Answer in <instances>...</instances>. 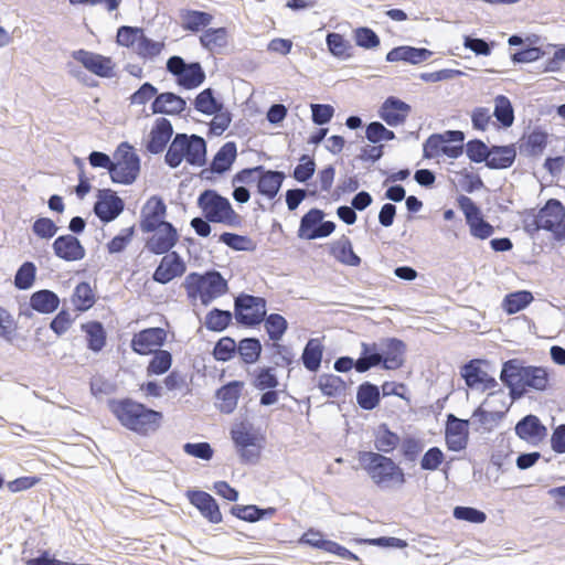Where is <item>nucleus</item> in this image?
Segmentation results:
<instances>
[{
  "label": "nucleus",
  "mask_w": 565,
  "mask_h": 565,
  "mask_svg": "<svg viewBox=\"0 0 565 565\" xmlns=\"http://www.w3.org/2000/svg\"><path fill=\"white\" fill-rule=\"evenodd\" d=\"M515 157L516 150L514 145L492 146L489 159L487 160V167L490 169H508L513 164Z\"/></svg>",
  "instance_id": "35"
},
{
  "label": "nucleus",
  "mask_w": 565,
  "mask_h": 565,
  "mask_svg": "<svg viewBox=\"0 0 565 565\" xmlns=\"http://www.w3.org/2000/svg\"><path fill=\"white\" fill-rule=\"evenodd\" d=\"M361 467L381 490L402 488L406 482L403 469L390 457L374 451H360Z\"/></svg>",
  "instance_id": "3"
},
{
  "label": "nucleus",
  "mask_w": 565,
  "mask_h": 565,
  "mask_svg": "<svg viewBox=\"0 0 565 565\" xmlns=\"http://www.w3.org/2000/svg\"><path fill=\"white\" fill-rule=\"evenodd\" d=\"M236 353H238L244 363L253 364L260 356V341L257 338H244L238 342Z\"/></svg>",
  "instance_id": "45"
},
{
  "label": "nucleus",
  "mask_w": 565,
  "mask_h": 565,
  "mask_svg": "<svg viewBox=\"0 0 565 565\" xmlns=\"http://www.w3.org/2000/svg\"><path fill=\"white\" fill-rule=\"evenodd\" d=\"M399 441V436L391 431L387 425L382 424L379 426L374 440V446L379 452H382V455L392 452Z\"/></svg>",
  "instance_id": "42"
},
{
  "label": "nucleus",
  "mask_w": 565,
  "mask_h": 565,
  "mask_svg": "<svg viewBox=\"0 0 565 565\" xmlns=\"http://www.w3.org/2000/svg\"><path fill=\"white\" fill-rule=\"evenodd\" d=\"M186 108V102L183 97L166 92L158 94L151 104L153 114L179 115Z\"/></svg>",
  "instance_id": "29"
},
{
  "label": "nucleus",
  "mask_w": 565,
  "mask_h": 565,
  "mask_svg": "<svg viewBox=\"0 0 565 565\" xmlns=\"http://www.w3.org/2000/svg\"><path fill=\"white\" fill-rule=\"evenodd\" d=\"M163 255L152 275V279L158 284L167 285L174 278L181 277L186 270V265L177 252Z\"/></svg>",
  "instance_id": "15"
},
{
  "label": "nucleus",
  "mask_w": 565,
  "mask_h": 565,
  "mask_svg": "<svg viewBox=\"0 0 565 565\" xmlns=\"http://www.w3.org/2000/svg\"><path fill=\"white\" fill-rule=\"evenodd\" d=\"M35 274L36 267L33 263H23L14 276V286L21 290L31 288L35 279Z\"/></svg>",
  "instance_id": "57"
},
{
  "label": "nucleus",
  "mask_w": 565,
  "mask_h": 565,
  "mask_svg": "<svg viewBox=\"0 0 565 565\" xmlns=\"http://www.w3.org/2000/svg\"><path fill=\"white\" fill-rule=\"evenodd\" d=\"M356 402L362 409H374L380 403L379 387L370 382H364L358 388Z\"/></svg>",
  "instance_id": "43"
},
{
  "label": "nucleus",
  "mask_w": 565,
  "mask_h": 565,
  "mask_svg": "<svg viewBox=\"0 0 565 565\" xmlns=\"http://www.w3.org/2000/svg\"><path fill=\"white\" fill-rule=\"evenodd\" d=\"M384 370H397L405 361L406 344L396 338H386L380 341Z\"/></svg>",
  "instance_id": "25"
},
{
  "label": "nucleus",
  "mask_w": 565,
  "mask_h": 565,
  "mask_svg": "<svg viewBox=\"0 0 565 565\" xmlns=\"http://www.w3.org/2000/svg\"><path fill=\"white\" fill-rule=\"evenodd\" d=\"M185 160L190 166L202 167L206 162V142L198 135L177 134L166 153L164 161L178 168Z\"/></svg>",
  "instance_id": "4"
},
{
  "label": "nucleus",
  "mask_w": 565,
  "mask_h": 565,
  "mask_svg": "<svg viewBox=\"0 0 565 565\" xmlns=\"http://www.w3.org/2000/svg\"><path fill=\"white\" fill-rule=\"evenodd\" d=\"M172 135L173 127L171 121L164 117L157 118L149 134L146 149L153 154L161 153Z\"/></svg>",
  "instance_id": "24"
},
{
  "label": "nucleus",
  "mask_w": 565,
  "mask_h": 565,
  "mask_svg": "<svg viewBox=\"0 0 565 565\" xmlns=\"http://www.w3.org/2000/svg\"><path fill=\"white\" fill-rule=\"evenodd\" d=\"M60 299L51 290L42 289L35 291L30 298V306L40 313H51L58 308Z\"/></svg>",
  "instance_id": "39"
},
{
  "label": "nucleus",
  "mask_w": 565,
  "mask_h": 565,
  "mask_svg": "<svg viewBox=\"0 0 565 565\" xmlns=\"http://www.w3.org/2000/svg\"><path fill=\"white\" fill-rule=\"evenodd\" d=\"M533 300V296L527 290H520L509 294L504 297L502 307L509 315L516 313L529 306Z\"/></svg>",
  "instance_id": "47"
},
{
  "label": "nucleus",
  "mask_w": 565,
  "mask_h": 565,
  "mask_svg": "<svg viewBox=\"0 0 565 565\" xmlns=\"http://www.w3.org/2000/svg\"><path fill=\"white\" fill-rule=\"evenodd\" d=\"M72 301L78 311H86L95 303V296L88 282H79L74 290Z\"/></svg>",
  "instance_id": "50"
},
{
  "label": "nucleus",
  "mask_w": 565,
  "mask_h": 565,
  "mask_svg": "<svg viewBox=\"0 0 565 565\" xmlns=\"http://www.w3.org/2000/svg\"><path fill=\"white\" fill-rule=\"evenodd\" d=\"M232 439L237 448L241 461L256 463L260 457V438L250 424L241 423L232 428Z\"/></svg>",
  "instance_id": "8"
},
{
  "label": "nucleus",
  "mask_w": 565,
  "mask_h": 565,
  "mask_svg": "<svg viewBox=\"0 0 565 565\" xmlns=\"http://www.w3.org/2000/svg\"><path fill=\"white\" fill-rule=\"evenodd\" d=\"M167 214V206L163 200L159 196H151L141 209L140 230L142 233H149L162 224Z\"/></svg>",
  "instance_id": "16"
},
{
  "label": "nucleus",
  "mask_w": 565,
  "mask_h": 565,
  "mask_svg": "<svg viewBox=\"0 0 565 565\" xmlns=\"http://www.w3.org/2000/svg\"><path fill=\"white\" fill-rule=\"evenodd\" d=\"M480 360H471L460 371L462 379L470 388L494 390L497 380L480 367Z\"/></svg>",
  "instance_id": "21"
},
{
  "label": "nucleus",
  "mask_w": 565,
  "mask_h": 565,
  "mask_svg": "<svg viewBox=\"0 0 565 565\" xmlns=\"http://www.w3.org/2000/svg\"><path fill=\"white\" fill-rule=\"evenodd\" d=\"M218 241L237 252H254L256 249V243L245 235L224 232L220 235Z\"/></svg>",
  "instance_id": "49"
},
{
  "label": "nucleus",
  "mask_w": 565,
  "mask_h": 565,
  "mask_svg": "<svg viewBox=\"0 0 565 565\" xmlns=\"http://www.w3.org/2000/svg\"><path fill=\"white\" fill-rule=\"evenodd\" d=\"M32 231L38 237L42 239H50L55 236L58 231V226L49 217H39L34 221Z\"/></svg>",
  "instance_id": "64"
},
{
  "label": "nucleus",
  "mask_w": 565,
  "mask_h": 565,
  "mask_svg": "<svg viewBox=\"0 0 565 565\" xmlns=\"http://www.w3.org/2000/svg\"><path fill=\"white\" fill-rule=\"evenodd\" d=\"M72 56L86 70L99 77L109 78L114 76V64L110 57L85 50L74 51Z\"/></svg>",
  "instance_id": "17"
},
{
  "label": "nucleus",
  "mask_w": 565,
  "mask_h": 565,
  "mask_svg": "<svg viewBox=\"0 0 565 565\" xmlns=\"http://www.w3.org/2000/svg\"><path fill=\"white\" fill-rule=\"evenodd\" d=\"M516 436L530 445L537 446L547 435V428L532 414L521 418L515 425Z\"/></svg>",
  "instance_id": "22"
},
{
  "label": "nucleus",
  "mask_w": 565,
  "mask_h": 565,
  "mask_svg": "<svg viewBox=\"0 0 565 565\" xmlns=\"http://www.w3.org/2000/svg\"><path fill=\"white\" fill-rule=\"evenodd\" d=\"M237 156V148L235 142L228 141L224 143L216 154L214 156L210 171L217 174H223L228 171L234 163Z\"/></svg>",
  "instance_id": "34"
},
{
  "label": "nucleus",
  "mask_w": 565,
  "mask_h": 565,
  "mask_svg": "<svg viewBox=\"0 0 565 565\" xmlns=\"http://www.w3.org/2000/svg\"><path fill=\"white\" fill-rule=\"evenodd\" d=\"M271 350V362L275 366H288L294 363L295 354L290 347L273 342L267 345Z\"/></svg>",
  "instance_id": "58"
},
{
  "label": "nucleus",
  "mask_w": 565,
  "mask_h": 565,
  "mask_svg": "<svg viewBox=\"0 0 565 565\" xmlns=\"http://www.w3.org/2000/svg\"><path fill=\"white\" fill-rule=\"evenodd\" d=\"M183 287L190 298L199 297L204 306L210 305L228 290L227 281L217 270H210L204 275L191 273L185 277Z\"/></svg>",
  "instance_id": "5"
},
{
  "label": "nucleus",
  "mask_w": 565,
  "mask_h": 565,
  "mask_svg": "<svg viewBox=\"0 0 565 565\" xmlns=\"http://www.w3.org/2000/svg\"><path fill=\"white\" fill-rule=\"evenodd\" d=\"M278 377L273 366L258 367L254 371L253 386L258 391L276 388Z\"/></svg>",
  "instance_id": "51"
},
{
  "label": "nucleus",
  "mask_w": 565,
  "mask_h": 565,
  "mask_svg": "<svg viewBox=\"0 0 565 565\" xmlns=\"http://www.w3.org/2000/svg\"><path fill=\"white\" fill-rule=\"evenodd\" d=\"M194 107L202 114L213 115L221 111L222 104L214 97L212 88H205L195 97Z\"/></svg>",
  "instance_id": "53"
},
{
  "label": "nucleus",
  "mask_w": 565,
  "mask_h": 565,
  "mask_svg": "<svg viewBox=\"0 0 565 565\" xmlns=\"http://www.w3.org/2000/svg\"><path fill=\"white\" fill-rule=\"evenodd\" d=\"M323 211L311 209L300 220L298 236L312 241L331 235L335 230V224L332 221H323Z\"/></svg>",
  "instance_id": "12"
},
{
  "label": "nucleus",
  "mask_w": 565,
  "mask_h": 565,
  "mask_svg": "<svg viewBox=\"0 0 565 565\" xmlns=\"http://www.w3.org/2000/svg\"><path fill=\"white\" fill-rule=\"evenodd\" d=\"M318 387L329 397H339L345 393V382L334 374H322L319 376Z\"/></svg>",
  "instance_id": "46"
},
{
  "label": "nucleus",
  "mask_w": 565,
  "mask_h": 565,
  "mask_svg": "<svg viewBox=\"0 0 565 565\" xmlns=\"http://www.w3.org/2000/svg\"><path fill=\"white\" fill-rule=\"evenodd\" d=\"M547 139V132L540 128L533 129L521 138L519 143L520 153L533 158L540 157L546 148Z\"/></svg>",
  "instance_id": "30"
},
{
  "label": "nucleus",
  "mask_w": 565,
  "mask_h": 565,
  "mask_svg": "<svg viewBox=\"0 0 565 565\" xmlns=\"http://www.w3.org/2000/svg\"><path fill=\"white\" fill-rule=\"evenodd\" d=\"M234 313L237 323L255 327L263 322L266 316V300L262 297L241 294L234 300Z\"/></svg>",
  "instance_id": "9"
},
{
  "label": "nucleus",
  "mask_w": 565,
  "mask_h": 565,
  "mask_svg": "<svg viewBox=\"0 0 565 565\" xmlns=\"http://www.w3.org/2000/svg\"><path fill=\"white\" fill-rule=\"evenodd\" d=\"M354 40L358 46L371 50L380 45L379 35L367 26H361L354 30Z\"/></svg>",
  "instance_id": "63"
},
{
  "label": "nucleus",
  "mask_w": 565,
  "mask_h": 565,
  "mask_svg": "<svg viewBox=\"0 0 565 565\" xmlns=\"http://www.w3.org/2000/svg\"><path fill=\"white\" fill-rule=\"evenodd\" d=\"M493 116L502 127L509 128L514 122V110L510 99L504 95L494 98Z\"/></svg>",
  "instance_id": "44"
},
{
  "label": "nucleus",
  "mask_w": 565,
  "mask_h": 565,
  "mask_svg": "<svg viewBox=\"0 0 565 565\" xmlns=\"http://www.w3.org/2000/svg\"><path fill=\"white\" fill-rule=\"evenodd\" d=\"M539 223L551 232L555 241L565 239V206L556 199H550L539 211Z\"/></svg>",
  "instance_id": "11"
},
{
  "label": "nucleus",
  "mask_w": 565,
  "mask_h": 565,
  "mask_svg": "<svg viewBox=\"0 0 565 565\" xmlns=\"http://www.w3.org/2000/svg\"><path fill=\"white\" fill-rule=\"evenodd\" d=\"M152 235L146 241V248L154 255L170 253L179 241V233L172 223H167L151 231Z\"/></svg>",
  "instance_id": "13"
},
{
  "label": "nucleus",
  "mask_w": 565,
  "mask_h": 565,
  "mask_svg": "<svg viewBox=\"0 0 565 565\" xmlns=\"http://www.w3.org/2000/svg\"><path fill=\"white\" fill-rule=\"evenodd\" d=\"M124 201L110 189L98 191L97 201L94 204L95 215L104 223L116 220L124 211Z\"/></svg>",
  "instance_id": "14"
},
{
  "label": "nucleus",
  "mask_w": 565,
  "mask_h": 565,
  "mask_svg": "<svg viewBox=\"0 0 565 565\" xmlns=\"http://www.w3.org/2000/svg\"><path fill=\"white\" fill-rule=\"evenodd\" d=\"M365 137L370 142L379 143L395 139V132L380 121H372L366 126Z\"/></svg>",
  "instance_id": "59"
},
{
  "label": "nucleus",
  "mask_w": 565,
  "mask_h": 565,
  "mask_svg": "<svg viewBox=\"0 0 565 565\" xmlns=\"http://www.w3.org/2000/svg\"><path fill=\"white\" fill-rule=\"evenodd\" d=\"M433 52L428 49L402 45L392 49L386 54V61L391 63L402 61L415 65L427 61Z\"/></svg>",
  "instance_id": "28"
},
{
  "label": "nucleus",
  "mask_w": 565,
  "mask_h": 565,
  "mask_svg": "<svg viewBox=\"0 0 565 565\" xmlns=\"http://www.w3.org/2000/svg\"><path fill=\"white\" fill-rule=\"evenodd\" d=\"M331 255L340 263L348 266H359L361 258L353 252L351 241L342 236L331 245Z\"/></svg>",
  "instance_id": "37"
},
{
  "label": "nucleus",
  "mask_w": 565,
  "mask_h": 565,
  "mask_svg": "<svg viewBox=\"0 0 565 565\" xmlns=\"http://www.w3.org/2000/svg\"><path fill=\"white\" fill-rule=\"evenodd\" d=\"M153 353H154V355L147 366L148 375L164 374L171 367V364H172L171 353L167 350H158Z\"/></svg>",
  "instance_id": "55"
},
{
  "label": "nucleus",
  "mask_w": 565,
  "mask_h": 565,
  "mask_svg": "<svg viewBox=\"0 0 565 565\" xmlns=\"http://www.w3.org/2000/svg\"><path fill=\"white\" fill-rule=\"evenodd\" d=\"M327 46L332 55L337 57H349L350 43L339 33H329L326 39Z\"/></svg>",
  "instance_id": "62"
},
{
  "label": "nucleus",
  "mask_w": 565,
  "mask_h": 565,
  "mask_svg": "<svg viewBox=\"0 0 565 565\" xmlns=\"http://www.w3.org/2000/svg\"><path fill=\"white\" fill-rule=\"evenodd\" d=\"M237 351V344L231 337L221 338L214 345L213 356L216 361L227 362L232 360Z\"/></svg>",
  "instance_id": "56"
},
{
  "label": "nucleus",
  "mask_w": 565,
  "mask_h": 565,
  "mask_svg": "<svg viewBox=\"0 0 565 565\" xmlns=\"http://www.w3.org/2000/svg\"><path fill=\"white\" fill-rule=\"evenodd\" d=\"M186 498L211 523H220L222 513L216 500L207 492L201 490H188Z\"/></svg>",
  "instance_id": "23"
},
{
  "label": "nucleus",
  "mask_w": 565,
  "mask_h": 565,
  "mask_svg": "<svg viewBox=\"0 0 565 565\" xmlns=\"http://www.w3.org/2000/svg\"><path fill=\"white\" fill-rule=\"evenodd\" d=\"M284 180V172L264 169V172H259L257 179V191L259 194L271 200L279 192Z\"/></svg>",
  "instance_id": "32"
},
{
  "label": "nucleus",
  "mask_w": 565,
  "mask_h": 565,
  "mask_svg": "<svg viewBox=\"0 0 565 565\" xmlns=\"http://www.w3.org/2000/svg\"><path fill=\"white\" fill-rule=\"evenodd\" d=\"M401 443V452L406 461L415 462L424 449V443L415 437H405Z\"/></svg>",
  "instance_id": "61"
},
{
  "label": "nucleus",
  "mask_w": 565,
  "mask_h": 565,
  "mask_svg": "<svg viewBox=\"0 0 565 565\" xmlns=\"http://www.w3.org/2000/svg\"><path fill=\"white\" fill-rule=\"evenodd\" d=\"M198 205L210 222L228 226H238L242 222V217L233 210L228 199L214 190L203 191L198 199Z\"/></svg>",
  "instance_id": "6"
},
{
  "label": "nucleus",
  "mask_w": 565,
  "mask_h": 565,
  "mask_svg": "<svg viewBox=\"0 0 565 565\" xmlns=\"http://www.w3.org/2000/svg\"><path fill=\"white\" fill-rule=\"evenodd\" d=\"M263 321L265 322V330L269 339L274 342H278L288 328L287 320L279 313H270L267 317L265 316Z\"/></svg>",
  "instance_id": "54"
},
{
  "label": "nucleus",
  "mask_w": 565,
  "mask_h": 565,
  "mask_svg": "<svg viewBox=\"0 0 565 565\" xmlns=\"http://www.w3.org/2000/svg\"><path fill=\"white\" fill-rule=\"evenodd\" d=\"M470 424L469 419H460L454 414L447 416L446 445L449 450L460 451L467 447Z\"/></svg>",
  "instance_id": "19"
},
{
  "label": "nucleus",
  "mask_w": 565,
  "mask_h": 565,
  "mask_svg": "<svg viewBox=\"0 0 565 565\" xmlns=\"http://www.w3.org/2000/svg\"><path fill=\"white\" fill-rule=\"evenodd\" d=\"M411 113V105L395 96L387 97L379 109L380 118L391 127L403 125Z\"/></svg>",
  "instance_id": "20"
},
{
  "label": "nucleus",
  "mask_w": 565,
  "mask_h": 565,
  "mask_svg": "<svg viewBox=\"0 0 565 565\" xmlns=\"http://www.w3.org/2000/svg\"><path fill=\"white\" fill-rule=\"evenodd\" d=\"M55 256L66 262H77L85 257V248L77 237L71 234L61 235L53 242Z\"/></svg>",
  "instance_id": "26"
},
{
  "label": "nucleus",
  "mask_w": 565,
  "mask_h": 565,
  "mask_svg": "<svg viewBox=\"0 0 565 565\" xmlns=\"http://www.w3.org/2000/svg\"><path fill=\"white\" fill-rule=\"evenodd\" d=\"M179 17L182 28L192 32H198L207 26L213 20L212 14L207 12L189 9L180 10Z\"/></svg>",
  "instance_id": "36"
},
{
  "label": "nucleus",
  "mask_w": 565,
  "mask_h": 565,
  "mask_svg": "<svg viewBox=\"0 0 565 565\" xmlns=\"http://www.w3.org/2000/svg\"><path fill=\"white\" fill-rule=\"evenodd\" d=\"M243 386V382L232 381L217 391L216 396L221 401L220 411L222 413L231 414L236 408Z\"/></svg>",
  "instance_id": "33"
},
{
  "label": "nucleus",
  "mask_w": 565,
  "mask_h": 565,
  "mask_svg": "<svg viewBox=\"0 0 565 565\" xmlns=\"http://www.w3.org/2000/svg\"><path fill=\"white\" fill-rule=\"evenodd\" d=\"M274 508L260 509L257 505H234L231 508V513L246 522H257L275 513Z\"/></svg>",
  "instance_id": "41"
},
{
  "label": "nucleus",
  "mask_w": 565,
  "mask_h": 565,
  "mask_svg": "<svg viewBox=\"0 0 565 565\" xmlns=\"http://www.w3.org/2000/svg\"><path fill=\"white\" fill-rule=\"evenodd\" d=\"M501 382L509 388L513 401L527 392H545L550 387V373L544 366L527 365L520 359H511L502 364Z\"/></svg>",
  "instance_id": "1"
},
{
  "label": "nucleus",
  "mask_w": 565,
  "mask_h": 565,
  "mask_svg": "<svg viewBox=\"0 0 565 565\" xmlns=\"http://www.w3.org/2000/svg\"><path fill=\"white\" fill-rule=\"evenodd\" d=\"M108 408L125 428L139 435L156 431L163 418L161 412L148 408L131 398L109 399Z\"/></svg>",
  "instance_id": "2"
},
{
  "label": "nucleus",
  "mask_w": 565,
  "mask_h": 565,
  "mask_svg": "<svg viewBox=\"0 0 565 565\" xmlns=\"http://www.w3.org/2000/svg\"><path fill=\"white\" fill-rule=\"evenodd\" d=\"M167 71L177 77L179 86L185 89L199 87L205 79V73L200 63H185L178 55L169 57L167 61Z\"/></svg>",
  "instance_id": "10"
},
{
  "label": "nucleus",
  "mask_w": 565,
  "mask_h": 565,
  "mask_svg": "<svg viewBox=\"0 0 565 565\" xmlns=\"http://www.w3.org/2000/svg\"><path fill=\"white\" fill-rule=\"evenodd\" d=\"M82 330L86 333L87 348L94 352H99L106 345V331L99 321H89L82 324Z\"/></svg>",
  "instance_id": "40"
},
{
  "label": "nucleus",
  "mask_w": 565,
  "mask_h": 565,
  "mask_svg": "<svg viewBox=\"0 0 565 565\" xmlns=\"http://www.w3.org/2000/svg\"><path fill=\"white\" fill-rule=\"evenodd\" d=\"M382 355L380 342H362L361 353L356 360V372L364 373L376 366H381L383 369Z\"/></svg>",
  "instance_id": "31"
},
{
  "label": "nucleus",
  "mask_w": 565,
  "mask_h": 565,
  "mask_svg": "<svg viewBox=\"0 0 565 565\" xmlns=\"http://www.w3.org/2000/svg\"><path fill=\"white\" fill-rule=\"evenodd\" d=\"M323 345L319 339H310L302 351L301 362L310 372H317L321 366Z\"/></svg>",
  "instance_id": "38"
},
{
  "label": "nucleus",
  "mask_w": 565,
  "mask_h": 565,
  "mask_svg": "<svg viewBox=\"0 0 565 565\" xmlns=\"http://www.w3.org/2000/svg\"><path fill=\"white\" fill-rule=\"evenodd\" d=\"M166 339L167 333L162 328L145 329L134 335L131 348L136 353L147 355L160 350Z\"/></svg>",
  "instance_id": "18"
},
{
  "label": "nucleus",
  "mask_w": 565,
  "mask_h": 565,
  "mask_svg": "<svg viewBox=\"0 0 565 565\" xmlns=\"http://www.w3.org/2000/svg\"><path fill=\"white\" fill-rule=\"evenodd\" d=\"M203 47L213 52L216 49L224 47L227 44V32L225 28L207 29L200 36Z\"/></svg>",
  "instance_id": "52"
},
{
  "label": "nucleus",
  "mask_w": 565,
  "mask_h": 565,
  "mask_svg": "<svg viewBox=\"0 0 565 565\" xmlns=\"http://www.w3.org/2000/svg\"><path fill=\"white\" fill-rule=\"evenodd\" d=\"M466 153L472 162L487 163V160L489 159L490 156V148H488L482 140L473 139L467 142Z\"/></svg>",
  "instance_id": "60"
},
{
  "label": "nucleus",
  "mask_w": 565,
  "mask_h": 565,
  "mask_svg": "<svg viewBox=\"0 0 565 565\" xmlns=\"http://www.w3.org/2000/svg\"><path fill=\"white\" fill-rule=\"evenodd\" d=\"M115 159L109 169L111 181L120 184L134 183L140 171V159L132 147L127 142L120 143L115 152Z\"/></svg>",
  "instance_id": "7"
},
{
  "label": "nucleus",
  "mask_w": 565,
  "mask_h": 565,
  "mask_svg": "<svg viewBox=\"0 0 565 565\" xmlns=\"http://www.w3.org/2000/svg\"><path fill=\"white\" fill-rule=\"evenodd\" d=\"M462 151L463 145H449L440 134L431 135L423 145L424 157L427 159L436 158L439 154L456 159Z\"/></svg>",
  "instance_id": "27"
},
{
  "label": "nucleus",
  "mask_w": 565,
  "mask_h": 565,
  "mask_svg": "<svg viewBox=\"0 0 565 565\" xmlns=\"http://www.w3.org/2000/svg\"><path fill=\"white\" fill-rule=\"evenodd\" d=\"M232 319L231 311L214 308L205 316L204 324L207 330L222 332L230 326Z\"/></svg>",
  "instance_id": "48"
}]
</instances>
